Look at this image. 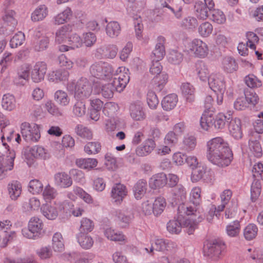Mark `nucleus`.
I'll use <instances>...</instances> for the list:
<instances>
[{
	"mask_svg": "<svg viewBox=\"0 0 263 263\" xmlns=\"http://www.w3.org/2000/svg\"><path fill=\"white\" fill-rule=\"evenodd\" d=\"M223 248L224 245L221 241L217 240L209 241L204 246V255L213 260H217Z\"/></svg>",
	"mask_w": 263,
	"mask_h": 263,
	"instance_id": "obj_14",
	"label": "nucleus"
},
{
	"mask_svg": "<svg viewBox=\"0 0 263 263\" xmlns=\"http://www.w3.org/2000/svg\"><path fill=\"white\" fill-rule=\"evenodd\" d=\"M115 76L112 82L110 83L112 85L114 90L121 92L125 88L129 81L128 70L125 67H119L116 71L114 70Z\"/></svg>",
	"mask_w": 263,
	"mask_h": 263,
	"instance_id": "obj_9",
	"label": "nucleus"
},
{
	"mask_svg": "<svg viewBox=\"0 0 263 263\" xmlns=\"http://www.w3.org/2000/svg\"><path fill=\"white\" fill-rule=\"evenodd\" d=\"M127 189L123 184L116 183L112 187L110 192L111 201L115 204H120L127 194Z\"/></svg>",
	"mask_w": 263,
	"mask_h": 263,
	"instance_id": "obj_17",
	"label": "nucleus"
},
{
	"mask_svg": "<svg viewBox=\"0 0 263 263\" xmlns=\"http://www.w3.org/2000/svg\"><path fill=\"white\" fill-rule=\"evenodd\" d=\"M172 195L173 201L177 204L186 198V192L182 185H179L172 190Z\"/></svg>",
	"mask_w": 263,
	"mask_h": 263,
	"instance_id": "obj_38",
	"label": "nucleus"
},
{
	"mask_svg": "<svg viewBox=\"0 0 263 263\" xmlns=\"http://www.w3.org/2000/svg\"><path fill=\"white\" fill-rule=\"evenodd\" d=\"M67 89L70 91H74V98L83 100L88 98L92 93L91 84L85 78H81L77 83L70 81L67 84Z\"/></svg>",
	"mask_w": 263,
	"mask_h": 263,
	"instance_id": "obj_5",
	"label": "nucleus"
},
{
	"mask_svg": "<svg viewBox=\"0 0 263 263\" xmlns=\"http://www.w3.org/2000/svg\"><path fill=\"white\" fill-rule=\"evenodd\" d=\"M249 147L250 152L256 157H260L262 156V151L259 142L253 138L250 139L249 141Z\"/></svg>",
	"mask_w": 263,
	"mask_h": 263,
	"instance_id": "obj_49",
	"label": "nucleus"
},
{
	"mask_svg": "<svg viewBox=\"0 0 263 263\" xmlns=\"http://www.w3.org/2000/svg\"><path fill=\"white\" fill-rule=\"evenodd\" d=\"M206 157L212 163L219 167L228 166L233 154L227 141L221 137L213 138L206 144Z\"/></svg>",
	"mask_w": 263,
	"mask_h": 263,
	"instance_id": "obj_1",
	"label": "nucleus"
},
{
	"mask_svg": "<svg viewBox=\"0 0 263 263\" xmlns=\"http://www.w3.org/2000/svg\"><path fill=\"white\" fill-rule=\"evenodd\" d=\"M147 188V183L145 180L140 179L134 185L133 192L135 198L141 199L145 194Z\"/></svg>",
	"mask_w": 263,
	"mask_h": 263,
	"instance_id": "obj_32",
	"label": "nucleus"
},
{
	"mask_svg": "<svg viewBox=\"0 0 263 263\" xmlns=\"http://www.w3.org/2000/svg\"><path fill=\"white\" fill-rule=\"evenodd\" d=\"M190 199L191 202L193 203L194 206L180 205L178 206V210L180 213L183 211L187 216L193 217L192 219H186L184 223L185 226L189 227V233L193 234L198 223L201 222L205 217L203 210L200 206L201 201L200 188L199 187L193 188L190 193Z\"/></svg>",
	"mask_w": 263,
	"mask_h": 263,
	"instance_id": "obj_2",
	"label": "nucleus"
},
{
	"mask_svg": "<svg viewBox=\"0 0 263 263\" xmlns=\"http://www.w3.org/2000/svg\"><path fill=\"white\" fill-rule=\"evenodd\" d=\"M74 132L79 137L82 139L90 140L92 138V130L82 124H78L74 128Z\"/></svg>",
	"mask_w": 263,
	"mask_h": 263,
	"instance_id": "obj_44",
	"label": "nucleus"
},
{
	"mask_svg": "<svg viewBox=\"0 0 263 263\" xmlns=\"http://www.w3.org/2000/svg\"><path fill=\"white\" fill-rule=\"evenodd\" d=\"M214 6L213 1H196L194 5L195 14L198 18L205 20Z\"/></svg>",
	"mask_w": 263,
	"mask_h": 263,
	"instance_id": "obj_15",
	"label": "nucleus"
},
{
	"mask_svg": "<svg viewBox=\"0 0 263 263\" xmlns=\"http://www.w3.org/2000/svg\"><path fill=\"white\" fill-rule=\"evenodd\" d=\"M177 102V96L175 93H172L163 98L161 101V105L164 110L169 111L176 106Z\"/></svg>",
	"mask_w": 263,
	"mask_h": 263,
	"instance_id": "obj_37",
	"label": "nucleus"
},
{
	"mask_svg": "<svg viewBox=\"0 0 263 263\" xmlns=\"http://www.w3.org/2000/svg\"><path fill=\"white\" fill-rule=\"evenodd\" d=\"M65 201L56 200L53 204H44L41 207V212L42 215L48 220L55 219L60 211L64 210Z\"/></svg>",
	"mask_w": 263,
	"mask_h": 263,
	"instance_id": "obj_10",
	"label": "nucleus"
},
{
	"mask_svg": "<svg viewBox=\"0 0 263 263\" xmlns=\"http://www.w3.org/2000/svg\"><path fill=\"white\" fill-rule=\"evenodd\" d=\"M7 190L10 198L16 200L22 193V185L17 181H12L8 184Z\"/></svg>",
	"mask_w": 263,
	"mask_h": 263,
	"instance_id": "obj_31",
	"label": "nucleus"
},
{
	"mask_svg": "<svg viewBox=\"0 0 263 263\" xmlns=\"http://www.w3.org/2000/svg\"><path fill=\"white\" fill-rule=\"evenodd\" d=\"M97 42L96 35L92 32L84 33L82 35V42L86 47L93 46Z\"/></svg>",
	"mask_w": 263,
	"mask_h": 263,
	"instance_id": "obj_60",
	"label": "nucleus"
},
{
	"mask_svg": "<svg viewBox=\"0 0 263 263\" xmlns=\"http://www.w3.org/2000/svg\"><path fill=\"white\" fill-rule=\"evenodd\" d=\"M25 41V35L19 31L16 33L10 41V46L12 48H16L18 46L22 45Z\"/></svg>",
	"mask_w": 263,
	"mask_h": 263,
	"instance_id": "obj_64",
	"label": "nucleus"
},
{
	"mask_svg": "<svg viewBox=\"0 0 263 263\" xmlns=\"http://www.w3.org/2000/svg\"><path fill=\"white\" fill-rule=\"evenodd\" d=\"M185 50L189 53L200 58H204L206 57L209 51L206 43L199 39H194L189 42Z\"/></svg>",
	"mask_w": 263,
	"mask_h": 263,
	"instance_id": "obj_8",
	"label": "nucleus"
},
{
	"mask_svg": "<svg viewBox=\"0 0 263 263\" xmlns=\"http://www.w3.org/2000/svg\"><path fill=\"white\" fill-rule=\"evenodd\" d=\"M197 71L199 79L202 81H206L209 78V70L204 63L201 62L197 65Z\"/></svg>",
	"mask_w": 263,
	"mask_h": 263,
	"instance_id": "obj_63",
	"label": "nucleus"
},
{
	"mask_svg": "<svg viewBox=\"0 0 263 263\" xmlns=\"http://www.w3.org/2000/svg\"><path fill=\"white\" fill-rule=\"evenodd\" d=\"M15 13L12 10L6 11L3 17V24L0 28V33L5 35H10L15 30L17 24L16 20L14 17Z\"/></svg>",
	"mask_w": 263,
	"mask_h": 263,
	"instance_id": "obj_13",
	"label": "nucleus"
},
{
	"mask_svg": "<svg viewBox=\"0 0 263 263\" xmlns=\"http://www.w3.org/2000/svg\"><path fill=\"white\" fill-rule=\"evenodd\" d=\"M129 112L130 117L135 121H142L146 117L142 103L140 101L133 102L130 104Z\"/></svg>",
	"mask_w": 263,
	"mask_h": 263,
	"instance_id": "obj_20",
	"label": "nucleus"
},
{
	"mask_svg": "<svg viewBox=\"0 0 263 263\" xmlns=\"http://www.w3.org/2000/svg\"><path fill=\"white\" fill-rule=\"evenodd\" d=\"M72 26L70 24L65 25L60 27L55 32V42L61 45L66 42L72 32Z\"/></svg>",
	"mask_w": 263,
	"mask_h": 263,
	"instance_id": "obj_25",
	"label": "nucleus"
},
{
	"mask_svg": "<svg viewBox=\"0 0 263 263\" xmlns=\"http://www.w3.org/2000/svg\"><path fill=\"white\" fill-rule=\"evenodd\" d=\"M134 217L133 213L127 210H118L116 212V220L121 228L127 227Z\"/></svg>",
	"mask_w": 263,
	"mask_h": 263,
	"instance_id": "obj_22",
	"label": "nucleus"
},
{
	"mask_svg": "<svg viewBox=\"0 0 263 263\" xmlns=\"http://www.w3.org/2000/svg\"><path fill=\"white\" fill-rule=\"evenodd\" d=\"M73 191L74 194L80 197L85 202L88 204H92L93 203V199L91 196L86 192L83 189L75 186L73 189Z\"/></svg>",
	"mask_w": 263,
	"mask_h": 263,
	"instance_id": "obj_52",
	"label": "nucleus"
},
{
	"mask_svg": "<svg viewBox=\"0 0 263 263\" xmlns=\"http://www.w3.org/2000/svg\"><path fill=\"white\" fill-rule=\"evenodd\" d=\"M229 131L232 136L236 139H240L242 136L241 128V121L238 118L231 120L229 126Z\"/></svg>",
	"mask_w": 263,
	"mask_h": 263,
	"instance_id": "obj_33",
	"label": "nucleus"
},
{
	"mask_svg": "<svg viewBox=\"0 0 263 263\" xmlns=\"http://www.w3.org/2000/svg\"><path fill=\"white\" fill-rule=\"evenodd\" d=\"M118 51V48L117 46L113 44L102 45L96 49L98 56L110 59L116 57Z\"/></svg>",
	"mask_w": 263,
	"mask_h": 263,
	"instance_id": "obj_23",
	"label": "nucleus"
},
{
	"mask_svg": "<svg viewBox=\"0 0 263 263\" xmlns=\"http://www.w3.org/2000/svg\"><path fill=\"white\" fill-rule=\"evenodd\" d=\"M178 211H179L178 210ZM179 215L178 216V218L177 219H173L172 220H170L167 224V231L173 234H178L181 232L182 227H185L186 228V231L187 233L190 235L189 233V227L185 226L184 223H185V221L187 219H192L193 218L192 216H191L190 217L185 218V219L183 217L182 214H185V213H184L183 211H182V213H180L178 212Z\"/></svg>",
	"mask_w": 263,
	"mask_h": 263,
	"instance_id": "obj_16",
	"label": "nucleus"
},
{
	"mask_svg": "<svg viewBox=\"0 0 263 263\" xmlns=\"http://www.w3.org/2000/svg\"><path fill=\"white\" fill-rule=\"evenodd\" d=\"M210 88L215 92L224 93L226 86L224 78L221 74H212L208 79Z\"/></svg>",
	"mask_w": 263,
	"mask_h": 263,
	"instance_id": "obj_18",
	"label": "nucleus"
},
{
	"mask_svg": "<svg viewBox=\"0 0 263 263\" xmlns=\"http://www.w3.org/2000/svg\"><path fill=\"white\" fill-rule=\"evenodd\" d=\"M44 223L37 216L32 217L28 221L27 228L22 230V234L26 238L35 239L42 234Z\"/></svg>",
	"mask_w": 263,
	"mask_h": 263,
	"instance_id": "obj_7",
	"label": "nucleus"
},
{
	"mask_svg": "<svg viewBox=\"0 0 263 263\" xmlns=\"http://www.w3.org/2000/svg\"><path fill=\"white\" fill-rule=\"evenodd\" d=\"M104 234L106 237L111 241H120L125 239V236L121 232L111 228H106L104 231Z\"/></svg>",
	"mask_w": 263,
	"mask_h": 263,
	"instance_id": "obj_46",
	"label": "nucleus"
},
{
	"mask_svg": "<svg viewBox=\"0 0 263 263\" xmlns=\"http://www.w3.org/2000/svg\"><path fill=\"white\" fill-rule=\"evenodd\" d=\"M154 250L158 251H172L177 247L176 243L162 238L155 239L154 243Z\"/></svg>",
	"mask_w": 263,
	"mask_h": 263,
	"instance_id": "obj_27",
	"label": "nucleus"
},
{
	"mask_svg": "<svg viewBox=\"0 0 263 263\" xmlns=\"http://www.w3.org/2000/svg\"><path fill=\"white\" fill-rule=\"evenodd\" d=\"M258 228L255 224H249L245 229L243 235L246 239L250 240L256 236Z\"/></svg>",
	"mask_w": 263,
	"mask_h": 263,
	"instance_id": "obj_59",
	"label": "nucleus"
},
{
	"mask_svg": "<svg viewBox=\"0 0 263 263\" xmlns=\"http://www.w3.org/2000/svg\"><path fill=\"white\" fill-rule=\"evenodd\" d=\"M52 247L55 252H61L64 250L63 238L59 232L54 234L52 240Z\"/></svg>",
	"mask_w": 263,
	"mask_h": 263,
	"instance_id": "obj_47",
	"label": "nucleus"
},
{
	"mask_svg": "<svg viewBox=\"0 0 263 263\" xmlns=\"http://www.w3.org/2000/svg\"><path fill=\"white\" fill-rule=\"evenodd\" d=\"M76 164L81 168L90 170L97 165L98 161L94 158L79 159L76 160Z\"/></svg>",
	"mask_w": 263,
	"mask_h": 263,
	"instance_id": "obj_48",
	"label": "nucleus"
},
{
	"mask_svg": "<svg viewBox=\"0 0 263 263\" xmlns=\"http://www.w3.org/2000/svg\"><path fill=\"white\" fill-rule=\"evenodd\" d=\"M94 228L93 222L87 218H83L81 220V226L80 227L79 233L87 234L91 232Z\"/></svg>",
	"mask_w": 263,
	"mask_h": 263,
	"instance_id": "obj_54",
	"label": "nucleus"
},
{
	"mask_svg": "<svg viewBox=\"0 0 263 263\" xmlns=\"http://www.w3.org/2000/svg\"><path fill=\"white\" fill-rule=\"evenodd\" d=\"M48 14V8L45 5L39 6L31 14V20L33 22H39L43 20Z\"/></svg>",
	"mask_w": 263,
	"mask_h": 263,
	"instance_id": "obj_40",
	"label": "nucleus"
},
{
	"mask_svg": "<svg viewBox=\"0 0 263 263\" xmlns=\"http://www.w3.org/2000/svg\"><path fill=\"white\" fill-rule=\"evenodd\" d=\"M223 68L228 72H232L237 69L235 60L230 57H225L222 61Z\"/></svg>",
	"mask_w": 263,
	"mask_h": 263,
	"instance_id": "obj_56",
	"label": "nucleus"
},
{
	"mask_svg": "<svg viewBox=\"0 0 263 263\" xmlns=\"http://www.w3.org/2000/svg\"><path fill=\"white\" fill-rule=\"evenodd\" d=\"M165 39L162 36H159L157 40V44L155 48L151 54L152 60L160 61L161 60L165 54V50L164 44Z\"/></svg>",
	"mask_w": 263,
	"mask_h": 263,
	"instance_id": "obj_24",
	"label": "nucleus"
},
{
	"mask_svg": "<svg viewBox=\"0 0 263 263\" xmlns=\"http://www.w3.org/2000/svg\"><path fill=\"white\" fill-rule=\"evenodd\" d=\"M167 58L169 63L174 65H179L183 61V55L180 52L173 50L169 52Z\"/></svg>",
	"mask_w": 263,
	"mask_h": 263,
	"instance_id": "obj_53",
	"label": "nucleus"
},
{
	"mask_svg": "<svg viewBox=\"0 0 263 263\" xmlns=\"http://www.w3.org/2000/svg\"><path fill=\"white\" fill-rule=\"evenodd\" d=\"M42 192L43 198L46 201L53 199L58 194L57 190L49 184L47 185Z\"/></svg>",
	"mask_w": 263,
	"mask_h": 263,
	"instance_id": "obj_61",
	"label": "nucleus"
},
{
	"mask_svg": "<svg viewBox=\"0 0 263 263\" xmlns=\"http://www.w3.org/2000/svg\"><path fill=\"white\" fill-rule=\"evenodd\" d=\"M180 89L182 95L187 101L191 102L194 100L195 89L191 84L187 82L182 83Z\"/></svg>",
	"mask_w": 263,
	"mask_h": 263,
	"instance_id": "obj_36",
	"label": "nucleus"
},
{
	"mask_svg": "<svg viewBox=\"0 0 263 263\" xmlns=\"http://www.w3.org/2000/svg\"><path fill=\"white\" fill-rule=\"evenodd\" d=\"M21 129L22 137L27 142H36L41 137L40 130L34 124L31 125L24 122L21 124Z\"/></svg>",
	"mask_w": 263,
	"mask_h": 263,
	"instance_id": "obj_12",
	"label": "nucleus"
},
{
	"mask_svg": "<svg viewBox=\"0 0 263 263\" xmlns=\"http://www.w3.org/2000/svg\"><path fill=\"white\" fill-rule=\"evenodd\" d=\"M54 181L55 185L61 188L68 187L72 184L71 177L64 172L55 174Z\"/></svg>",
	"mask_w": 263,
	"mask_h": 263,
	"instance_id": "obj_28",
	"label": "nucleus"
},
{
	"mask_svg": "<svg viewBox=\"0 0 263 263\" xmlns=\"http://www.w3.org/2000/svg\"><path fill=\"white\" fill-rule=\"evenodd\" d=\"M246 84L250 88H255L262 85L261 81L255 75L250 74L245 78Z\"/></svg>",
	"mask_w": 263,
	"mask_h": 263,
	"instance_id": "obj_55",
	"label": "nucleus"
},
{
	"mask_svg": "<svg viewBox=\"0 0 263 263\" xmlns=\"http://www.w3.org/2000/svg\"><path fill=\"white\" fill-rule=\"evenodd\" d=\"M196 144V138L194 136L187 135L184 137L180 144V149L190 153L195 148Z\"/></svg>",
	"mask_w": 263,
	"mask_h": 263,
	"instance_id": "obj_29",
	"label": "nucleus"
},
{
	"mask_svg": "<svg viewBox=\"0 0 263 263\" xmlns=\"http://www.w3.org/2000/svg\"><path fill=\"white\" fill-rule=\"evenodd\" d=\"M240 230V222L235 220L230 223L226 227V232L230 237H236L238 235Z\"/></svg>",
	"mask_w": 263,
	"mask_h": 263,
	"instance_id": "obj_51",
	"label": "nucleus"
},
{
	"mask_svg": "<svg viewBox=\"0 0 263 263\" xmlns=\"http://www.w3.org/2000/svg\"><path fill=\"white\" fill-rule=\"evenodd\" d=\"M231 118L230 114L227 116L223 113L218 114L215 118L214 111L211 110H205L201 117L200 125L205 130L213 128L222 129L225 126L226 123L228 122Z\"/></svg>",
	"mask_w": 263,
	"mask_h": 263,
	"instance_id": "obj_3",
	"label": "nucleus"
},
{
	"mask_svg": "<svg viewBox=\"0 0 263 263\" xmlns=\"http://www.w3.org/2000/svg\"><path fill=\"white\" fill-rule=\"evenodd\" d=\"M1 139L6 151V156H0V180L6 178L9 172L13 170L15 158V153L14 150L9 148V146L5 142L4 135L2 137Z\"/></svg>",
	"mask_w": 263,
	"mask_h": 263,
	"instance_id": "obj_4",
	"label": "nucleus"
},
{
	"mask_svg": "<svg viewBox=\"0 0 263 263\" xmlns=\"http://www.w3.org/2000/svg\"><path fill=\"white\" fill-rule=\"evenodd\" d=\"M72 16V11L69 7L53 17L52 22L54 25H60L69 22Z\"/></svg>",
	"mask_w": 263,
	"mask_h": 263,
	"instance_id": "obj_26",
	"label": "nucleus"
},
{
	"mask_svg": "<svg viewBox=\"0 0 263 263\" xmlns=\"http://www.w3.org/2000/svg\"><path fill=\"white\" fill-rule=\"evenodd\" d=\"M16 101L13 95L7 93L3 96L2 106L6 110L12 111L15 108Z\"/></svg>",
	"mask_w": 263,
	"mask_h": 263,
	"instance_id": "obj_45",
	"label": "nucleus"
},
{
	"mask_svg": "<svg viewBox=\"0 0 263 263\" xmlns=\"http://www.w3.org/2000/svg\"><path fill=\"white\" fill-rule=\"evenodd\" d=\"M54 100L59 105L62 107L67 106L70 101V97L67 92L62 90H58L55 92Z\"/></svg>",
	"mask_w": 263,
	"mask_h": 263,
	"instance_id": "obj_39",
	"label": "nucleus"
},
{
	"mask_svg": "<svg viewBox=\"0 0 263 263\" xmlns=\"http://www.w3.org/2000/svg\"><path fill=\"white\" fill-rule=\"evenodd\" d=\"M47 71V65L44 62H36L31 69V78L34 83L42 81Z\"/></svg>",
	"mask_w": 263,
	"mask_h": 263,
	"instance_id": "obj_19",
	"label": "nucleus"
},
{
	"mask_svg": "<svg viewBox=\"0 0 263 263\" xmlns=\"http://www.w3.org/2000/svg\"><path fill=\"white\" fill-rule=\"evenodd\" d=\"M106 33L110 38H115L119 36L121 32V26L116 21L109 22L106 26Z\"/></svg>",
	"mask_w": 263,
	"mask_h": 263,
	"instance_id": "obj_41",
	"label": "nucleus"
},
{
	"mask_svg": "<svg viewBox=\"0 0 263 263\" xmlns=\"http://www.w3.org/2000/svg\"><path fill=\"white\" fill-rule=\"evenodd\" d=\"M25 159L30 161L34 158L46 160L50 158V154L48 150L39 145L28 147L22 152Z\"/></svg>",
	"mask_w": 263,
	"mask_h": 263,
	"instance_id": "obj_11",
	"label": "nucleus"
},
{
	"mask_svg": "<svg viewBox=\"0 0 263 263\" xmlns=\"http://www.w3.org/2000/svg\"><path fill=\"white\" fill-rule=\"evenodd\" d=\"M152 204L153 214L156 216L162 213L166 205L165 199L162 196H159L156 198Z\"/></svg>",
	"mask_w": 263,
	"mask_h": 263,
	"instance_id": "obj_43",
	"label": "nucleus"
},
{
	"mask_svg": "<svg viewBox=\"0 0 263 263\" xmlns=\"http://www.w3.org/2000/svg\"><path fill=\"white\" fill-rule=\"evenodd\" d=\"M77 239L79 245L84 249H89L93 246V239L87 234L79 233L77 235Z\"/></svg>",
	"mask_w": 263,
	"mask_h": 263,
	"instance_id": "obj_42",
	"label": "nucleus"
},
{
	"mask_svg": "<svg viewBox=\"0 0 263 263\" xmlns=\"http://www.w3.org/2000/svg\"><path fill=\"white\" fill-rule=\"evenodd\" d=\"M206 166L199 164L194 169H192V173L191 179L193 182H197L202 180L203 174L205 173Z\"/></svg>",
	"mask_w": 263,
	"mask_h": 263,
	"instance_id": "obj_50",
	"label": "nucleus"
},
{
	"mask_svg": "<svg viewBox=\"0 0 263 263\" xmlns=\"http://www.w3.org/2000/svg\"><path fill=\"white\" fill-rule=\"evenodd\" d=\"M210 19L218 24H223L226 21L225 15L219 9H212Z\"/></svg>",
	"mask_w": 263,
	"mask_h": 263,
	"instance_id": "obj_58",
	"label": "nucleus"
},
{
	"mask_svg": "<svg viewBox=\"0 0 263 263\" xmlns=\"http://www.w3.org/2000/svg\"><path fill=\"white\" fill-rule=\"evenodd\" d=\"M155 147V140L152 138H148L144 141L142 146H139L136 148V153L139 156H146L150 154Z\"/></svg>",
	"mask_w": 263,
	"mask_h": 263,
	"instance_id": "obj_30",
	"label": "nucleus"
},
{
	"mask_svg": "<svg viewBox=\"0 0 263 263\" xmlns=\"http://www.w3.org/2000/svg\"><path fill=\"white\" fill-rule=\"evenodd\" d=\"M43 190V183L37 179L31 180L29 183V191L33 194H39Z\"/></svg>",
	"mask_w": 263,
	"mask_h": 263,
	"instance_id": "obj_62",
	"label": "nucleus"
},
{
	"mask_svg": "<svg viewBox=\"0 0 263 263\" xmlns=\"http://www.w3.org/2000/svg\"><path fill=\"white\" fill-rule=\"evenodd\" d=\"M89 73L91 76L98 79L108 80L114 74L113 67L108 63L102 61L96 62L91 65Z\"/></svg>",
	"mask_w": 263,
	"mask_h": 263,
	"instance_id": "obj_6",
	"label": "nucleus"
},
{
	"mask_svg": "<svg viewBox=\"0 0 263 263\" xmlns=\"http://www.w3.org/2000/svg\"><path fill=\"white\" fill-rule=\"evenodd\" d=\"M68 76V71L64 69H59L50 72L48 74V80L51 82L58 83L67 80Z\"/></svg>",
	"mask_w": 263,
	"mask_h": 263,
	"instance_id": "obj_35",
	"label": "nucleus"
},
{
	"mask_svg": "<svg viewBox=\"0 0 263 263\" xmlns=\"http://www.w3.org/2000/svg\"><path fill=\"white\" fill-rule=\"evenodd\" d=\"M167 177L165 174L158 173L153 176L149 182L150 187L152 189L161 187L166 183Z\"/></svg>",
	"mask_w": 263,
	"mask_h": 263,
	"instance_id": "obj_34",
	"label": "nucleus"
},
{
	"mask_svg": "<svg viewBox=\"0 0 263 263\" xmlns=\"http://www.w3.org/2000/svg\"><path fill=\"white\" fill-rule=\"evenodd\" d=\"M101 149V146L98 142H88L84 146V150L88 155L98 154Z\"/></svg>",
	"mask_w": 263,
	"mask_h": 263,
	"instance_id": "obj_57",
	"label": "nucleus"
},
{
	"mask_svg": "<svg viewBox=\"0 0 263 263\" xmlns=\"http://www.w3.org/2000/svg\"><path fill=\"white\" fill-rule=\"evenodd\" d=\"M83 44L82 39L76 33L71 34L68 37V45L61 44L58 47L61 52H66L70 50H74L80 48Z\"/></svg>",
	"mask_w": 263,
	"mask_h": 263,
	"instance_id": "obj_21",
	"label": "nucleus"
}]
</instances>
